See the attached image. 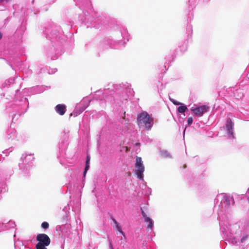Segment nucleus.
Masks as SVG:
<instances>
[{
    "instance_id": "obj_1",
    "label": "nucleus",
    "mask_w": 249,
    "mask_h": 249,
    "mask_svg": "<svg viewBox=\"0 0 249 249\" xmlns=\"http://www.w3.org/2000/svg\"><path fill=\"white\" fill-rule=\"evenodd\" d=\"M234 206V199L229 194H219L215 198L214 208L218 207L220 231L230 244L240 249H247L249 245V212L246 218L238 222H234L232 220Z\"/></svg>"
},
{
    "instance_id": "obj_2",
    "label": "nucleus",
    "mask_w": 249,
    "mask_h": 249,
    "mask_svg": "<svg viewBox=\"0 0 249 249\" xmlns=\"http://www.w3.org/2000/svg\"><path fill=\"white\" fill-rule=\"evenodd\" d=\"M131 85L125 84H113L110 88V103L112 111L121 119H125L124 107L129 96H134V91L130 88Z\"/></svg>"
},
{
    "instance_id": "obj_3",
    "label": "nucleus",
    "mask_w": 249,
    "mask_h": 249,
    "mask_svg": "<svg viewBox=\"0 0 249 249\" xmlns=\"http://www.w3.org/2000/svg\"><path fill=\"white\" fill-rule=\"evenodd\" d=\"M44 33L50 41V43L45 48L46 53L52 60H55L63 53L62 44L66 40L67 37L61 27L54 23L46 27Z\"/></svg>"
},
{
    "instance_id": "obj_4",
    "label": "nucleus",
    "mask_w": 249,
    "mask_h": 249,
    "mask_svg": "<svg viewBox=\"0 0 249 249\" xmlns=\"http://www.w3.org/2000/svg\"><path fill=\"white\" fill-rule=\"evenodd\" d=\"M76 5L83 11V14L79 16L81 23L87 27H93L96 29L104 30L107 28V21L103 14L98 15L95 13L90 16L87 10H90L92 5L90 0H74Z\"/></svg>"
},
{
    "instance_id": "obj_5",
    "label": "nucleus",
    "mask_w": 249,
    "mask_h": 249,
    "mask_svg": "<svg viewBox=\"0 0 249 249\" xmlns=\"http://www.w3.org/2000/svg\"><path fill=\"white\" fill-rule=\"evenodd\" d=\"M130 39L131 36L122 22L110 17V48L123 49Z\"/></svg>"
},
{
    "instance_id": "obj_6",
    "label": "nucleus",
    "mask_w": 249,
    "mask_h": 249,
    "mask_svg": "<svg viewBox=\"0 0 249 249\" xmlns=\"http://www.w3.org/2000/svg\"><path fill=\"white\" fill-rule=\"evenodd\" d=\"M18 91V89L16 90L15 99L10 107L12 110L10 112V116L12 118L13 123L18 121L21 115L27 112L29 108L27 99L22 96Z\"/></svg>"
},
{
    "instance_id": "obj_7",
    "label": "nucleus",
    "mask_w": 249,
    "mask_h": 249,
    "mask_svg": "<svg viewBox=\"0 0 249 249\" xmlns=\"http://www.w3.org/2000/svg\"><path fill=\"white\" fill-rule=\"evenodd\" d=\"M137 121L140 128L146 130H151L154 124V118L146 111L138 114Z\"/></svg>"
},
{
    "instance_id": "obj_8",
    "label": "nucleus",
    "mask_w": 249,
    "mask_h": 249,
    "mask_svg": "<svg viewBox=\"0 0 249 249\" xmlns=\"http://www.w3.org/2000/svg\"><path fill=\"white\" fill-rule=\"evenodd\" d=\"M97 198L98 207L102 213L103 219L107 221L109 218L108 196L105 194H101L97 196Z\"/></svg>"
},
{
    "instance_id": "obj_9",
    "label": "nucleus",
    "mask_w": 249,
    "mask_h": 249,
    "mask_svg": "<svg viewBox=\"0 0 249 249\" xmlns=\"http://www.w3.org/2000/svg\"><path fill=\"white\" fill-rule=\"evenodd\" d=\"M34 160V155L32 154L26 153L22 155L20 162L19 163V167L25 175H27L30 168L33 165Z\"/></svg>"
},
{
    "instance_id": "obj_10",
    "label": "nucleus",
    "mask_w": 249,
    "mask_h": 249,
    "mask_svg": "<svg viewBox=\"0 0 249 249\" xmlns=\"http://www.w3.org/2000/svg\"><path fill=\"white\" fill-rule=\"evenodd\" d=\"M135 168V174L137 176V178L139 180L144 181V166L141 157H136Z\"/></svg>"
},
{
    "instance_id": "obj_11",
    "label": "nucleus",
    "mask_w": 249,
    "mask_h": 249,
    "mask_svg": "<svg viewBox=\"0 0 249 249\" xmlns=\"http://www.w3.org/2000/svg\"><path fill=\"white\" fill-rule=\"evenodd\" d=\"M110 218L112 220L111 225L112 226L114 230H115L117 235L120 234L121 235V244L123 242H125L126 237L124 232L123 231L122 226L121 224L118 222L113 217L110 215Z\"/></svg>"
},
{
    "instance_id": "obj_12",
    "label": "nucleus",
    "mask_w": 249,
    "mask_h": 249,
    "mask_svg": "<svg viewBox=\"0 0 249 249\" xmlns=\"http://www.w3.org/2000/svg\"><path fill=\"white\" fill-rule=\"evenodd\" d=\"M226 131L228 138L230 139H235L234 133L233 132L234 122L230 118H228L226 121Z\"/></svg>"
},
{
    "instance_id": "obj_13",
    "label": "nucleus",
    "mask_w": 249,
    "mask_h": 249,
    "mask_svg": "<svg viewBox=\"0 0 249 249\" xmlns=\"http://www.w3.org/2000/svg\"><path fill=\"white\" fill-rule=\"evenodd\" d=\"M209 110V107L206 105H202L196 107H192L190 110L193 115L199 117L207 112Z\"/></svg>"
},
{
    "instance_id": "obj_14",
    "label": "nucleus",
    "mask_w": 249,
    "mask_h": 249,
    "mask_svg": "<svg viewBox=\"0 0 249 249\" xmlns=\"http://www.w3.org/2000/svg\"><path fill=\"white\" fill-rule=\"evenodd\" d=\"M36 240L37 241L36 246H48L51 243L50 237L44 233L38 234L36 236Z\"/></svg>"
},
{
    "instance_id": "obj_15",
    "label": "nucleus",
    "mask_w": 249,
    "mask_h": 249,
    "mask_svg": "<svg viewBox=\"0 0 249 249\" xmlns=\"http://www.w3.org/2000/svg\"><path fill=\"white\" fill-rule=\"evenodd\" d=\"M109 91L108 89L98 90L95 92L93 98L95 100H106L108 96Z\"/></svg>"
},
{
    "instance_id": "obj_16",
    "label": "nucleus",
    "mask_w": 249,
    "mask_h": 249,
    "mask_svg": "<svg viewBox=\"0 0 249 249\" xmlns=\"http://www.w3.org/2000/svg\"><path fill=\"white\" fill-rule=\"evenodd\" d=\"M16 226L15 222L12 220L8 222L3 221L2 223L0 222V232L5 230H10L12 228H15Z\"/></svg>"
},
{
    "instance_id": "obj_17",
    "label": "nucleus",
    "mask_w": 249,
    "mask_h": 249,
    "mask_svg": "<svg viewBox=\"0 0 249 249\" xmlns=\"http://www.w3.org/2000/svg\"><path fill=\"white\" fill-rule=\"evenodd\" d=\"M141 213L144 219V222L148 223L147 229L152 230L154 228V221L152 218L147 216L145 213L144 212L143 208L141 207Z\"/></svg>"
},
{
    "instance_id": "obj_18",
    "label": "nucleus",
    "mask_w": 249,
    "mask_h": 249,
    "mask_svg": "<svg viewBox=\"0 0 249 249\" xmlns=\"http://www.w3.org/2000/svg\"><path fill=\"white\" fill-rule=\"evenodd\" d=\"M197 0H189V10H193L194 8L196 6V5ZM193 18V12L191 11H189V13H188L187 15V20L188 22H191V21L192 20Z\"/></svg>"
},
{
    "instance_id": "obj_19",
    "label": "nucleus",
    "mask_w": 249,
    "mask_h": 249,
    "mask_svg": "<svg viewBox=\"0 0 249 249\" xmlns=\"http://www.w3.org/2000/svg\"><path fill=\"white\" fill-rule=\"evenodd\" d=\"M17 136L16 130L11 126L6 132L5 139L7 140H14Z\"/></svg>"
},
{
    "instance_id": "obj_20",
    "label": "nucleus",
    "mask_w": 249,
    "mask_h": 249,
    "mask_svg": "<svg viewBox=\"0 0 249 249\" xmlns=\"http://www.w3.org/2000/svg\"><path fill=\"white\" fill-rule=\"evenodd\" d=\"M188 111V108L187 106L182 103H180L177 109L178 114L182 115L184 117L186 116L185 112Z\"/></svg>"
},
{
    "instance_id": "obj_21",
    "label": "nucleus",
    "mask_w": 249,
    "mask_h": 249,
    "mask_svg": "<svg viewBox=\"0 0 249 249\" xmlns=\"http://www.w3.org/2000/svg\"><path fill=\"white\" fill-rule=\"evenodd\" d=\"M55 111L60 115H63L66 110V106L64 104H58L55 107Z\"/></svg>"
},
{
    "instance_id": "obj_22",
    "label": "nucleus",
    "mask_w": 249,
    "mask_h": 249,
    "mask_svg": "<svg viewBox=\"0 0 249 249\" xmlns=\"http://www.w3.org/2000/svg\"><path fill=\"white\" fill-rule=\"evenodd\" d=\"M85 110V107H82L80 105L77 104L71 115H73L74 117L77 116Z\"/></svg>"
},
{
    "instance_id": "obj_23",
    "label": "nucleus",
    "mask_w": 249,
    "mask_h": 249,
    "mask_svg": "<svg viewBox=\"0 0 249 249\" xmlns=\"http://www.w3.org/2000/svg\"><path fill=\"white\" fill-rule=\"evenodd\" d=\"M70 207L68 204L63 209V211L65 212V215L63 216V220L64 222H67L70 218Z\"/></svg>"
},
{
    "instance_id": "obj_24",
    "label": "nucleus",
    "mask_w": 249,
    "mask_h": 249,
    "mask_svg": "<svg viewBox=\"0 0 249 249\" xmlns=\"http://www.w3.org/2000/svg\"><path fill=\"white\" fill-rule=\"evenodd\" d=\"M15 79L14 78H10L8 80L5 81V82L2 83L1 88L2 89H4L6 88H8V86H10L11 85H13L14 83Z\"/></svg>"
},
{
    "instance_id": "obj_25",
    "label": "nucleus",
    "mask_w": 249,
    "mask_h": 249,
    "mask_svg": "<svg viewBox=\"0 0 249 249\" xmlns=\"http://www.w3.org/2000/svg\"><path fill=\"white\" fill-rule=\"evenodd\" d=\"M90 102V100L88 97H85L78 104L80 105L82 107H85L86 109L89 106Z\"/></svg>"
},
{
    "instance_id": "obj_26",
    "label": "nucleus",
    "mask_w": 249,
    "mask_h": 249,
    "mask_svg": "<svg viewBox=\"0 0 249 249\" xmlns=\"http://www.w3.org/2000/svg\"><path fill=\"white\" fill-rule=\"evenodd\" d=\"M109 46V40L108 38L102 40L100 43V47L104 50L107 49Z\"/></svg>"
},
{
    "instance_id": "obj_27",
    "label": "nucleus",
    "mask_w": 249,
    "mask_h": 249,
    "mask_svg": "<svg viewBox=\"0 0 249 249\" xmlns=\"http://www.w3.org/2000/svg\"><path fill=\"white\" fill-rule=\"evenodd\" d=\"M8 190L7 186L4 181L0 180V194L6 192Z\"/></svg>"
},
{
    "instance_id": "obj_28",
    "label": "nucleus",
    "mask_w": 249,
    "mask_h": 249,
    "mask_svg": "<svg viewBox=\"0 0 249 249\" xmlns=\"http://www.w3.org/2000/svg\"><path fill=\"white\" fill-rule=\"evenodd\" d=\"M108 127L106 126L102 128L100 131V137L101 138L104 136H107L108 134Z\"/></svg>"
},
{
    "instance_id": "obj_29",
    "label": "nucleus",
    "mask_w": 249,
    "mask_h": 249,
    "mask_svg": "<svg viewBox=\"0 0 249 249\" xmlns=\"http://www.w3.org/2000/svg\"><path fill=\"white\" fill-rule=\"evenodd\" d=\"M234 96L237 99H241L244 95L241 89H237L234 92Z\"/></svg>"
},
{
    "instance_id": "obj_30",
    "label": "nucleus",
    "mask_w": 249,
    "mask_h": 249,
    "mask_svg": "<svg viewBox=\"0 0 249 249\" xmlns=\"http://www.w3.org/2000/svg\"><path fill=\"white\" fill-rule=\"evenodd\" d=\"M160 154L162 157L165 158H171L170 153L167 150H162L160 151Z\"/></svg>"
},
{
    "instance_id": "obj_31",
    "label": "nucleus",
    "mask_w": 249,
    "mask_h": 249,
    "mask_svg": "<svg viewBox=\"0 0 249 249\" xmlns=\"http://www.w3.org/2000/svg\"><path fill=\"white\" fill-rule=\"evenodd\" d=\"M80 208V204L78 200H77L74 207H72V210L76 213H78Z\"/></svg>"
},
{
    "instance_id": "obj_32",
    "label": "nucleus",
    "mask_w": 249,
    "mask_h": 249,
    "mask_svg": "<svg viewBox=\"0 0 249 249\" xmlns=\"http://www.w3.org/2000/svg\"><path fill=\"white\" fill-rule=\"evenodd\" d=\"M165 64L168 65V67H169V63L174 59V57L173 56V55L172 54H170V55H167L165 58Z\"/></svg>"
},
{
    "instance_id": "obj_33",
    "label": "nucleus",
    "mask_w": 249,
    "mask_h": 249,
    "mask_svg": "<svg viewBox=\"0 0 249 249\" xmlns=\"http://www.w3.org/2000/svg\"><path fill=\"white\" fill-rule=\"evenodd\" d=\"M90 167V163H86L84 170L83 173V180H84L86 174L88 171L89 170Z\"/></svg>"
},
{
    "instance_id": "obj_34",
    "label": "nucleus",
    "mask_w": 249,
    "mask_h": 249,
    "mask_svg": "<svg viewBox=\"0 0 249 249\" xmlns=\"http://www.w3.org/2000/svg\"><path fill=\"white\" fill-rule=\"evenodd\" d=\"M179 48L182 52H185L187 49V42L184 41L182 45L179 46Z\"/></svg>"
},
{
    "instance_id": "obj_35",
    "label": "nucleus",
    "mask_w": 249,
    "mask_h": 249,
    "mask_svg": "<svg viewBox=\"0 0 249 249\" xmlns=\"http://www.w3.org/2000/svg\"><path fill=\"white\" fill-rule=\"evenodd\" d=\"M143 182H144V183H143L142 185L144 186L145 188L147 187V190L145 192V195L149 196L151 194L152 189L151 188L146 186V182H144V181Z\"/></svg>"
},
{
    "instance_id": "obj_36",
    "label": "nucleus",
    "mask_w": 249,
    "mask_h": 249,
    "mask_svg": "<svg viewBox=\"0 0 249 249\" xmlns=\"http://www.w3.org/2000/svg\"><path fill=\"white\" fill-rule=\"evenodd\" d=\"M36 90L35 93H40L42 92L44 89L43 87H36L34 88Z\"/></svg>"
},
{
    "instance_id": "obj_37",
    "label": "nucleus",
    "mask_w": 249,
    "mask_h": 249,
    "mask_svg": "<svg viewBox=\"0 0 249 249\" xmlns=\"http://www.w3.org/2000/svg\"><path fill=\"white\" fill-rule=\"evenodd\" d=\"M49 224L47 222H43L41 224V228L43 229H47L49 228Z\"/></svg>"
},
{
    "instance_id": "obj_38",
    "label": "nucleus",
    "mask_w": 249,
    "mask_h": 249,
    "mask_svg": "<svg viewBox=\"0 0 249 249\" xmlns=\"http://www.w3.org/2000/svg\"><path fill=\"white\" fill-rule=\"evenodd\" d=\"M169 99H170V101L175 105L179 106L181 103V102H179L174 99L169 98Z\"/></svg>"
},
{
    "instance_id": "obj_39",
    "label": "nucleus",
    "mask_w": 249,
    "mask_h": 249,
    "mask_svg": "<svg viewBox=\"0 0 249 249\" xmlns=\"http://www.w3.org/2000/svg\"><path fill=\"white\" fill-rule=\"evenodd\" d=\"M187 31L188 32V35L192 34L193 32L192 26L191 24L188 25L187 27Z\"/></svg>"
},
{
    "instance_id": "obj_40",
    "label": "nucleus",
    "mask_w": 249,
    "mask_h": 249,
    "mask_svg": "<svg viewBox=\"0 0 249 249\" xmlns=\"http://www.w3.org/2000/svg\"><path fill=\"white\" fill-rule=\"evenodd\" d=\"M193 119L192 117H189L187 119V123L188 126H190L193 124Z\"/></svg>"
},
{
    "instance_id": "obj_41",
    "label": "nucleus",
    "mask_w": 249,
    "mask_h": 249,
    "mask_svg": "<svg viewBox=\"0 0 249 249\" xmlns=\"http://www.w3.org/2000/svg\"><path fill=\"white\" fill-rule=\"evenodd\" d=\"M56 71H57L56 69H50L48 70V73H49V74H52L54 73Z\"/></svg>"
},
{
    "instance_id": "obj_42",
    "label": "nucleus",
    "mask_w": 249,
    "mask_h": 249,
    "mask_svg": "<svg viewBox=\"0 0 249 249\" xmlns=\"http://www.w3.org/2000/svg\"><path fill=\"white\" fill-rule=\"evenodd\" d=\"M13 150V147H10L7 149H6L4 151H3V153L4 154H7V153H9L10 152H11V151H12ZM6 156H7V155L6 154Z\"/></svg>"
},
{
    "instance_id": "obj_43",
    "label": "nucleus",
    "mask_w": 249,
    "mask_h": 249,
    "mask_svg": "<svg viewBox=\"0 0 249 249\" xmlns=\"http://www.w3.org/2000/svg\"><path fill=\"white\" fill-rule=\"evenodd\" d=\"M47 246H36V249H47L46 248Z\"/></svg>"
},
{
    "instance_id": "obj_44",
    "label": "nucleus",
    "mask_w": 249,
    "mask_h": 249,
    "mask_svg": "<svg viewBox=\"0 0 249 249\" xmlns=\"http://www.w3.org/2000/svg\"><path fill=\"white\" fill-rule=\"evenodd\" d=\"M90 157L89 155L87 154L86 160V163H90Z\"/></svg>"
},
{
    "instance_id": "obj_45",
    "label": "nucleus",
    "mask_w": 249,
    "mask_h": 249,
    "mask_svg": "<svg viewBox=\"0 0 249 249\" xmlns=\"http://www.w3.org/2000/svg\"><path fill=\"white\" fill-rule=\"evenodd\" d=\"M14 238H15L16 237V233L14 234ZM14 240H15V247L16 248H17V243H18V241H15V239H14Z\"/></svg>"
},
{
    "instance_id": "obj_46",
    "label": "nucleus",
    "mask_w": 249,
    "mask_h": 249,
    "mask_svg": "<svg viewBox=\"0 0 249 249\" xmlns=\"http://www.w3.org/2000/svg\"><path fill=\"white\" fill-rule=\"evenodd\" d=\"M187 179L188 180L189 182H192V179L190 178V175L187 177Z\"/></svg>"
},
{
    "instance_id": "obj_47",
    "label": "nucleus",
    "mask_w": 249,
    "mask_h": 249,
    "mask_svg": "<svg viewBox=\"0 0 249 249\" xmlns=\"http://www.w3.org/2000/svg\"><path fill=\"white\" fill-rule=\"evenodd\" d=\"M224 243H225L224 242H221V243H220V246L222 249H224V248L223 247V244H224Z\"/></svg>"
},
{
    "instance_id": "obj_48",
    "label": "nucleus",
    "mask_w": 249,
    "mask_h": 249,
    "mask_svg": "<svg viewBox=\"0 0 249 249\" xmlns=\"http://www.w3.org/2000/svg\"><path fill=\"white\" fill-rule=\"evenodd\" d=\"M109 247H110V249H113L112 245V244H111V243L110 242Z\"/></svg>"
},
{
    "instance_id": "obj_49",
    "label": "nucleus",
    "mask_w": 249,
    "mask_h": 249,
    "mask_svg": "<svg viewBox=\"0 0 249 249\" xmlns=\"http://www.w3.org/2000/svg\"><path fill=\"white\" fill-rule=\"evenodd\" d=\"M1 1H5V2H8L9 0H0Z\"/></svg>"
},
{
    "instance_id": "obj_50",
    "label": "nucleus",
    "mask_w": 249,
    "mask_h": 249,
    "mask_svg": "<svg viewBox=\"0 0 249 249\" xmlns=\"http://www.w3.org/2000/svg\"><path fill=\"white\" fill-rule=\"evenodd\" d=\"M181 119L182 120V121H183L184 119V118H181ZM179 122H181V118L180 117L179 118Z\"/></svg>"
},
{
    "instance_id": "obj_51",
    "label": "nucleus",
    "mask_w": 249,
    "mask_h": 249,
    "mask_svg": "<svg viewBox=\"0 0 249 249\" xmlns=\"http://www.w3.org/2000/svg\"><path fill=\"white\" fill-rule=\"evenodd\" d=\"M61 248L62 249H64V245H62L61 246Z\"/></svg>"
},
{
    "instance_id": "obj_52",
    "label": "nucleus",
    "mask_w": 249,
    "mask_h": 249,
    "mask_svg": "<svg viewBox=\"0 0 249 249\" xmlns=\"http://www.w3.org/2000/svg\"><path fill=\"white\" fill-rule=\"evenodd\" d=\"M70 25L71 27L72 24H71V21H69V25Z\"/></svg>"
},
{
    "instance_id": "obj_53",
    "label": "nucleus",
    "mask_w": 249,
    "mask_h": 249,
    "mask_svg": "<svg viewBox=\"0 0 249 249\" xmlns=\"http://www.w3.org/2000/svg\"><path fill=\"white\" fill-rule=\"evenodd\" d=\"M106 225V222L104 221V220H103V225Z\"/></svg>"
},
{
    "instance_id": "obj_54",
    "label": "nucleus",
    "mask_w": 249,
    "mask_h": 249,
    "mask_svg": "<svg viewBox=\"0 0 249 249\" xmlns=\"http://www.w3.org/2000/svg\"><path fill=\"white\" fill-rule=\"evenodd\" d=\"M186 167V164H184V165H183V168H185Z\"/></svg>"
},
{
    "instance_id": "obj_55",
    "label": "nucleus",
    "mask_w": 249,
    "mask_h": 249,
    "mask_svg": "<svg viewBox=\"0 0 249 249\" xmlns=\"http://www.w3.org/2000/svg\"><path fill=\"white\" fill-rule=\"evenodd\" d=\"M2 37V34L0 33V39Z\"/></svg>"
},
{
    "instance_id": "obj_56",
    "label": "nucleus",
    "mask_w": 249,
    "mask_h": 249,
    "mask_svg": "<svg viewBox=\"0 0 249 249\" xmlns=\"http://www.w3.org/2000/svg\"><path fill=\"white\" fill-rule=\"evenodd\" d=\"M107 237L108 239H109V235L108 234H107Z\"/></svg>"
},
{
    "instance_id": "obj_57",
    "label": "nucleus",
    "mask_w": 249,
    "mask_h": 249,
    "mask_svg": "<svg viewBox=\"0 0 249 249\" xmlns=\"http://www.w3.org/2000/svg\"><path fill=\"white\" fill-rule=\"evenodd\" d=\"M185 132V128L184 129V131H183V134L184 135Z\"/></svg>"
},
{
    "instance_id": "obj_58",
    "label": "nucleus",
    "mask_w": 249,
    "mask_h": 249,
    "mask_svg": "<svg viewBox=\"0 0 249 249\" xmlns=\"http://www.w3.org/2000/svg\"><path fill=\"white\" fill-rule=\"evenodd\" d=\"M247 192H248V194H249V189H248Z\"/></svg>"
}]
</instances>
